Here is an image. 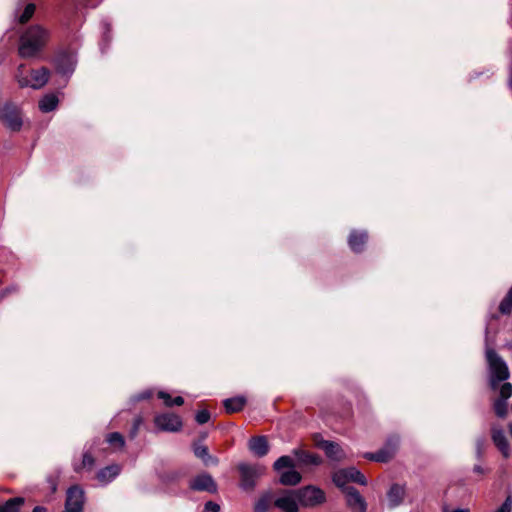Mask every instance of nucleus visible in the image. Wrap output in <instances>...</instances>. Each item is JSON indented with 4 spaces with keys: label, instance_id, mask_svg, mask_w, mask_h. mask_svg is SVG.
<instances>
[{
    "label": "nucleus",
    "instance_id": "obj_8",
    "mask_svg": "<svg viewBox=\"0 0 512 512\" xmlns=\"http://www.w3.org/2000/svg\"><path fill=\"white\" fill-rule=\"evenodd\" d=\"M399 440L396 437L389 438L383 448L375 453H366L365 458L376 462H387L394 455L398 447Z\"/></svg>",
    "mask_w": 512,
    "mask_h": 512
},
{
    "label": "nucleus",
    "instance_id": "obj_16",
    "mask_svg": "<svg viewBox=\"0 0 512 512\" xmlns=\"http://www.w3.org/2000/svg\"><path fill=\"white\" fill-rule=\"evenodd\" d=\"M367 238L368 236L365 231L358 232L354 230L350 233L348 238L349 247L354 252H361L366 244Z\"/></svg>",
    "mask_w": 512,
    "mask_h": 512
},
{
    "label": "nucleus",
    "instance_id": "obj_19",
    "mask_svg": "<svg viewBox=\"0 0 512 512\" xmlns=\"http://www.w3.org/2000/svg\"><path fill=\"white\" fill-rule=\"evenodd\" d=\"M58 103H59L58 97L53 93H49V94L44 95L40 99L39 109L44 113H48V112L55 110L58 106Z\"/></svg>",
    "mask_w": 512,
    "mask_h": 512
},
{
    "label": "nucleus",
    "instance_id": "obj_26",
    "mask_svg": "<svg viewBox=\"0 0 512 512\" xmlns=\"http://www.w3.org/2000/svg\"><path fill=\"white\" fill-rule=\"evenodd\" d=\"M23 503L24 499L21 497L11 498L0 506V512H17Z\"/></svg>",
    "mask_w": 512,
    "mask_h": 512
},
{
    "label": "nucleus",
    "instance_id": "obj_10",
    "mask_svg": "<svg viewBox=\"0 0 512 512\" xmlns=\"http://www.w3.org/2000/svg\"><path fill=\"white\" fill-rule=\"evenodd\" d=\"M190 489L194 491H206L215 493L217 491V484L211 475L202 473L194 477L189 483Z\"/></svg>",
    "mask_w": 512,
    "mask_h": 512
},
{
    "label": "nucleus",
    "instance_id": "obj_5",
    "mask_svg": "<svg viewBox=\"0 0 512 512\" xmlns=\"http://www.w3.org/2000/svg\"><path fill=\"white\" fill-rule=\"evenodd\" d=\"M296 497L304 507H314L325 501V493L314 486H307L296 491Z\"/></svg>",
    "mask_w": 512,
    "mask_h": 512
},
{
    "label": "nucleus",
    "instance_id": "obj_18",
    "mask_svg": "<svg viewBox=\"0 0 512 512\" xmlns=\"http://www.w3.org/2000/svg\"><path fill=\"white\" fill-rule=\"evenodd\" d=\"M120 470V466L116 464L107 466L97 473V479L102 484H108L119 475Z\"/></svg>",
    "mask_w": 512,
    "mask_h": 512
},
{
    "label": "nucleus",
    "instance_id": "obj_35",
    "mask_svg": "<svg viewBox=\"0 0 512 512\" xmlns=\"http://www.w3.org/2000/svg\"><path fill=\"white\" fill-rule=\"evenodd\" d=\"M195 419L198 424H205L210 419V413L208 410H200L197 412Z\"/></svg>",
    "mask_w": 512,
    "mask_h": 512
},
{
    "label": "nucleus",
    "instance_id": "obj_25",
    "mask_svg": "<svg viewBox=\"0 0 512 512\" xmlns=\"http://www.w3.org/2000/svg\"><path fill=\"white\" fill-rule=\"evenodd\" d=\"M194 454L203 460V462L205 463V465H209V464H216L217 461L216 459H214L213 457H211L208 453V449L206 446H203V445H198V446H195L194 447Z\"/></svg>",
    "mask_w": 512,
    "mask_h": 512
},
{
    "label": "nucleus",
    "instance_id": "obj_23",
    "mask_svg": "<svg viewBox=\"0 0 512 512\" xmlns=\"http://www.w3.org/2000/svg\"><path fill=\"white\" fill-rule=\"evenodd\" d=\"M246 403L244 397H233L224 400L223 405L227 412L234 413L242 410Z\"/></svg>",
    "mask_w": 512,
    "mask_h": 512
},
{
    "label": "nucleus",
    "instance_id": "obj_20",
    "mask_svg": "<svg viewBox=\"0 0 512 512\" xmlns=\"http://www.w3.org/2000/svg\"><path fill=\"white\" fill-rule=\"evenodd\" d=\"M279 481L283 485L294 486L301 481V475L294 468H290L280 473Z\"/></svg>",
    "mask_w": 512,
    "mask_h": 512
},
{
    "label": "nucleus",
    "instance_id": "obj_38",
    "mask_svg": "<svg viewBox=\"0 0 512 512\" xmlns=\"http://www.w3.org/2000/svg\"><path fill=\"white\" fill-rule=\"evenodd\" d=\"M512 501L508 497L504 503L495 512H511Z\"/></svg>",
    "mask_w": 512,
    "mask_h": 512
},
{
    "label": "nucleus",
    "instance_id": "obj_13",
    "mask_svg": "<svg viewBox=\"0 0 512 512\" xmlns=\"http://www.w3.org/2000/svg\"><path fill=\"white\" fill-rule=\"evenodd\" d=\"M491 437L495 446L499 449L502 455L507 458L510 455V446L504 431L501 428L493 427L491 430Z\"/></svg>",
    "mask_w": 512,
    "mask_h": 512
},
{
    "label": "nucleus",
    "instance_id": "obj_11",
    "mask_svg": "<svg viewBox=\"0 0 512 512\" xmlns=\"http://www.w3.org/2000/svg\"><path fill=\"white\" fill-rule=\"evenodd\" d=\"M344 493L346 504L353 512H366L367 503L354 487L345 488Z\"/></svg>",
    "mask_w": 512,
    "mask_h": 512
},
{
    "label": "nucleus",
    "instance_id": "obj_32",
    "mask_svg": "<svg viewBox=\"0 0 512 512\" xmlns=\"http://www.w3.org/2000/svg\"><path fill=\"white\" fill-rule=\"evenodd\" d=\"M93 465H94V458L92 457V455L90 453L86 452L83 454L82 463L80 465H75L74 470L78 472L82 468L91 469L93 467Z\"/></svg>",
    "mask_w": 512,
    "mask_h": 512
},
{
    "label": "nucleus",
    "instance_id": "obj_28",
    "mask_svg": "<svg viewBox=\"0 0 512 512\" xmlns=\"http://www.w3.org/2000/svg\"><path fill=\"white\" fill-rule=\"evenodd\" d=\"M294 466H295L294 460L290 456L285 455V456H281L280 458H278L275 461L273 468L278 473H281L283 469L294 468Z\"/></svg>",
    "mask_w": 512,
    "mask_h": 512
},
{
    "label": "nucleus",
    "instance_id": "obj_22",
    "mask_svg": "<svg viewBox=\"0 0 512 512\" xmlns=\"http://www.w3.org/2000/svg\"><path fill=\"white\" fill-rule=\"evenodd\" d=\"M35 10L36 5L34 3H28L22 11L19 8H17L15 11V15L17 17L18 22L21 24H25L26 22H28L34 15Z\"/></svg>",
    "mask_w": 512,
    "mask_h": 512
},
{
    "label": "nucleus",
    "instance_id": "obj_30",
    "mask_svg": "<svg viewBox=\"0 0 512 512\" xmlns=\"http://www.w3.org/2000/svg\"><path fill=\"white\" fill-rule=\"evenodd\" d=\"M333 482L335 483L336 486H338L339 488H342L343 491L345 490V488L348 487V486H346L347 483L349 482L348 475H346V472L344 469L338 470L334 473Z\"/></svg>",
    "mask_w": 512,
    "mask_h": 512
},
{
    "label": "nucleus",
    "instance_id": "obj_37",
    "mask_svg": "<svg viewBox=\"0 0 512 512\" xmlns=\"http://www.w3.org/2000/svg\"><path fill=\"white\" fill-rule=\"evenodd\" d=\"M220 511V506L215 503V502H212V501H208L205 506H204V509H203V512H219Z\"/></svg>",
    "mask_w": 512,
    "mask_h": 512
},
{
    "label": "nucleus",
    "instance_id": "obj_47",
    "mask_svg": "<svg viewBox=\"0 0 512 512\" xmlns=\"http://www.w3.org/2000/svg\"><path fill=\"white\" fill-rule=\"evenodd\" d=\"M452 512H469L468 509H456V510H453Z\"/></svg>",
    "mask_w": 512,
    "mask_h": 512
},
{
    "label": "nucleus",
    "instance_id": "obj_6",
    "mask_svg": "<svg viewBox=\"0 0 512 512\" xmlns=\"http://www.w3.org/2000/svg\"><path fill=\"white\" fill-rule=\"evenodd\" d=\"M0 119L11 131H19L23 125L20 110L11 103H7L1 108Z\"/></svg>",
    "mask_w": 512,
    "mask_h": 512
},
{
    "label": "nucleus",
    "instance_id": "obj_1",
    "mask_svg": "<svg viewBox=\"0 0 512 512\" xmlns=\"http://www.w3.org/2000/svg\"><path fill=\"white\" fill-rule=\"evenodd\" d=\"M50 31L39 24L26 28L19 38L18 53L25 59L38 56L47 45Z\"/></svg>",
    "mask_w": 512,
    "mask_h": 512
},
{
    "label": "nucleus",
    "instance_id": "obj_45",
    "mask_svg": "<svg viewBox=\"0 0 512 512\" xmlns=\"http://www.w3.org/2000/svg\"><path fill=\"white\" fill-rule=\"evenodd\" d=\"M474 472H476V473H484V469L481 466L476 465L474 467Z\"/></svg>",
    "mask_w": 512,
    "mask_h": 512
},
{
    "label": "nucleus",
    "instance_id": "obj_21",
    "mask_svg": "<svg viewBox=\"0 0 512 512\" xmlns=\"http://www.w3.org/2000/svg\"><path fill=\"white\" fill-rule=\"evenodd\" d=\"M294 454L302 464L319 465L321 463V458L316 454H311L302 450H294Z\"/></svg>",
    "mask_w": 512,
    "mask_h": 512
},
{
    "label": "nucleus",
    "instance_id": "obj_36",
    "mask_svg": "<svg viewBox=\"0 0 512 512\" xmlns=\"http://www.w3.org/2000/svg\"><path fill=\"white\" fill-rule=\"evenodd\" d=\"M158 397L163 400L165 406H167V407L173 406V403H172L173 402V398L167 392L160 391L158 393Z\"/></svg>",
    "mask_w": 512,
    "mask_h": 512
},
{
    "label": "nucleus",
    "instance_id": "obj_2",
    "mask_svg": "<svg viewBox=\"0 0 512 512\" xmlns=\"http://www.w3.org/2000/svg\"><path fill=\"white\" fill-rule=\"evenodd\" d=\"M15 77L21 88L39 90L47 84L50 78V71L46 67L27 70L24 64H20Z\"/></svg>",
    "mask_w": 512,
    "mask_h": 512
},
{
    "label": "nucleus",
    "instance_id": "obj_9",
    "mask_svg": "<svg viewBox=\"0 0 512 512\" xmlns=\"http://www.w3.org/2000/svg\"><path fill=\"white\" fill-rule=\"evenodd\" d=\"M84 503V491L81 487L75 485L68 489L63 512H82Z\"/></svg>",
    "mask_w": 512,
    "mask_h": 512
},
{
    "label": "nucleus",
    "instance_id": "obj_29",
    "mask_svg": "<svg viewBox=\"0 0 512 512\" xmlns=\"http://www.w3.org/2000/svg\"><path fill=\"white\" fill-rule=\"evenodd\" d=\"M499 311L504 315H509L512 311V287L499 305Z\"/></svg>",
    "mask_w": 512,
    "mask_h": 512
},
{
    "label": "nucleus",
    "instance_id": "obj_46",
    "mask_svg": "<svg viewBox=\"0 0 512 512\" xmlns=\"http://www.w3.org/2000/svg\"><path fill=\"white\" fill-rule=\"evenodd\" d=\"M33 512H46L44 507L37 506L33 509Z\"/></svg>",
    "mask_w": 512,
    "mask_h": 512
},
{
    "label": "nucleus",
    "instance_id": "obj_31",
    "mask_svg": "<svg viewBox=\"0 0 512 512\" xmlns=\"http://www.w3.org/2000/svg\"><path fill=\"white\" fill-rule=\"evenodd\" d=\"M493 409L498 417L504 418L508 413L507 401L503 399L495 400L493 403Z\"/></svg>",
    "mask_w": 512,
    "mask_h": 512
},
{
    "label": "nucleus",
    "instance_id": "obj_43",
    "mask_svg": "<svg viewBox=\"0 0 512 512\" xmlns=\"http://www.w3.org/2000/svg\"><path fill=\"white\" fill-rule=\"evenodd\" d=\"M173 405L181 406L184 403V399L181 396L173 398Z\"/></svg>",
    "mask_w": 512,
    "mask_h": 512
},
{
    "label": "nucleus",
    "instance_id": "obj_4",
    "mask_svg": "<svg viewBox=\"0 0 512 512\" xmlns=\"http://www.w3.org/2000/svg\"><path fill=\"white\" fill-rule=\"evenodd\" d=\"M240 487L245 491H251L256 486L257 479L265 472V468L260 465L239 464Z\"/></svg>",
    "mask_w": 512,
    "mask_h": 512
},
{
    "label": "nucleus",
    "instance_id": "obj_42",
    "mask_svg": "<svg viewBox=\"0 0 512 512\" xmlns=\"http://www.w3.org/2000/svg\"><path fill=\"white\" fill-rule=\"evenodd\" d=\"M152 396V392L151 391H145V392H142L140 394H138L135 399L137 401H140V400H144V399H148Z\"/></svg>",
    "mask_w": 512,
    "mask_h": 512
},
{
    "label": "nucleus",
    "instance_id": "obj_12",
    "mask_svg": "<svg viewBox=\"0 0 512 512\" xmlns=\"http://www.w3.org/2000/svg\"><path fill=\"white\" fill-rule=\"evenodd\" d=\"M298 503L296 491L286 493L274 501L275 506L283 512H298Z\"/></svg>",
    "mask_w": 512,
    "mask_h": 512
},
{
    "label": "nucleus",
    "instance_id": "obj_14",
    "mask_svg": "<svg viewBox=\"0 0 512 512\" xmlns=\"http://www.w3.org/2000/svg\"><path fill=\"white\" fill-rule=\"evenodd\" d=\"M248 447L257 457H263L269 451L268 441L265 436L252 437L248 442Z\"/></svg>",
    "mask_w": 512,
    "mask_h": 512
},
{
    "label": "nucleus",
    "instance_id": "obj_41",
    "mask_svg": "<svg viewBox=\"0 0 512 512\" xmlns=\"http://www.w3.org/2000/svg\"><path fill=\"white\" fill-rule=\"evenodd\" d=\"M483 447H484V440L483 439H478L477 440V443H476V448H477V456L480 458L481 455H482V452H483Z\"/></svg>",
    "mask_w": 512,
    "mask_h": 512
},
{
    "label": "nucleus",
    "instance_id": "obj_39",
    "mask_svg": "<svg viewBox=\"0 0 512 512\" xmlns=\"http://www.w3.org/2000/svg\"><path fill=\"white\" fill-rule=\"evenodd\" d=\"M57 70H58V72H60V73H62V74H64V75H66V74H70V73H72V72H73V70H74V66H73V64H72V63H70L68 68H64V67H62V66L59 64V65H58V67H57Z\"/></svg>",
    "mask_w": 512,
    "mask_h": 512
},
{
    "label": "nucleus",
    "instance_id": "obj_24",
    "mask_svg": "<svg viewBox=\"0 0 512 512\" xmlns=\"http://www.w3.org/2000/svg\"><path fill=\"white\" fill-rule=\"evenodd\" d=\"M346 475H348L349 482H355L361 485H366L367 480L366 477L355 467H349L344 469Z\"/></svg>",
    "mask_w": 512,
    "mask_h": 512
},
{
    "label": "nucleus",
    "instance_id": "obj_17",
    "mask_svg": "<svg viewBox=\"0 0 512 512\" xmlns=\"http://www.w3.org/2000/svg\"><path fill=\"white\" fill-rule=\"evenodd\" d=\"M405 489L403 486L394 484L391 486L387 493L388 505L390 508H395L399 506L404 498Z\"/></svg>",
    "mask_w": 512,
    "mask_h": 512
},
{
    "label": "nucleus",
    "instance_id": "obj_7",
    "mask_svg": "<svg viewBox=\"0 0 512 512\" xmlns=\"http://www.w3.org/2000/svg\"><path fill=\"white\" fill-rule=\"evenodd\" d=\"M154 424L158 430L172 433L180 431L183 426L180 416L173 413H161L156 415Z\"/></svg>",
    "mask_w": 512,
    "mask_h": 512
},
{
    "label": "nucleus",
    "instance_id": "obj_40",
    "mask_svg": "<svg viewBox=\"0 0 512 512\" xmlns=\"http://www.w3.org/2000/svg\"><path fill=\"white\" fill-rule=\"evenodd\" d=\"M142 423V420L141 418H137L134 422V426H133V429L131 431V436L134 437L136 436L137 432H138V429H139V426L141 425Z\"/></svg>",
    "mask_w": 512,
    "mask_h": 512
},
{
    "label": "nucleus",
    "instance_id": "obj_33",
    "mask_svg": "<svg viewBox=\"0 0 512 512\" xmlns=\"http://www.w3.org/2000/svg\"><path fill=\"white\" fill-rule=\"evenodd\" d=\"M499 388L500 397L498 399H503L507 401L512 396V384L509 382L503 383Z\"/></svg>",
    "mask_w": 512,
    "mask_h": 512
},
{
    "label": "nucleus",
    "instance_id": "obj_15",
    "mask_svg": "<svg viewBox=\"0 0 512 512\" xmlns=\"http://www.w3.org/2000/svg\"><path fill=\"white\" fill-rule=\"evenodd\" d=\"M320 447L325 451L328 458L334 461H340L345 458V452L341 446L331 441H322Z\"/></svg>",
    "mask_w": 512,
    "mask_h": 512
},
{
    "label": "nucleus",
    "instance_id": "obj_27",
    "mask_svg": "<svg viewBox=\"0 0 512 512\" xmlns=\"http://www.w3.org/2000/svg\"><path fill=\"white\" fill-rule=\"evenodd\" d=\"M272 494L265 493L262 495L254 506V512H267L272 502Z\"/></svg>",
    "mask_w": 512,
    "mask_h": 512
},
{
    "label": "nucleus",
    "instance_id": "obj_34",
    "mask_svg": "<svg viewBox=\"0 0 512 512\" xmlns=\"http://www.w3.org/2000/svg\"><path fill=\"white\" fill-rule=\"evenodd\" d=\"M107 442L111 445H118L119 447H123L125 444L123 436L118 432L110 433L107 436Z\"/></svg>",
    "mask_w": 512,
    "mask_h": 512
},
{
    "label": "nucleus",
    "instance_id": "obj_3",
    "mask_svg": "<svg viewBox=\"0 0 512 512\" xmlns=\"http://www.w3.org/2000/svg\"><path fill=\"white\" fill-rule=\"evenodd\" d=\"M486 360L489 370V385L492 390L498 389V384L510 377L506 362L491 348L486 347Z\"/></svg>",
    "mask_w": 512,
    "mask_h": 512
},
{
    "label": "nucleus",
    "instance_id": "obj_48",
    "mask_svg": "<svg viewBox=\"0 0 512 512\" xmlns=\"http://www.w3.org/2000/svg\"><path fill=\"white\" fill-rule=\"evenodd\" d=\"M508 429H509V433H510V435H511V437H512V422H510V423L508 424Z\"/></svg>",
    "mask_w": 512,
    "mask_h": 512
},
{
    "label": "nucleus",
    "instance_id": "obj_44",
    "mask_svg": "<svg viewBox=\"0 0 512 512\" xmlns=\"http://www.w3.org/2000/svg\"><path fill=\"white\" fill-rule=\"evenodd\" d=\"M49 483H50V487H51L52 492H55L56 489H57L56 481L55 480H49Z\"/></svg>",
    "mask_w": 512,
    "mask_h": 512
}]
</instances>
